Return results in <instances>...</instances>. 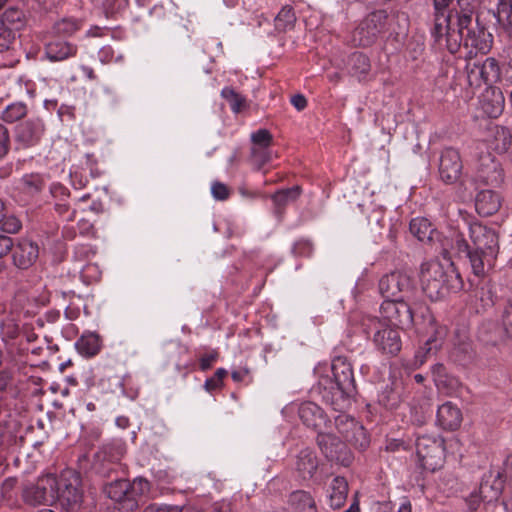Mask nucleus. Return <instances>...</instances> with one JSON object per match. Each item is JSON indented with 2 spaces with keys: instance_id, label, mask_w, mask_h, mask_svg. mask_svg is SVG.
Masks as SVG:
<instances>
[{
  "instance_id": "nucleus-1",
  "label": "nucleus",
  "mask_w": 512,
  "mask_h": 512,
  "mask_svg": "<svg viewBox=\"0 0 512 512\" xmlns=\"http://www.w3.org/2000/svg\"><path fill=\"white\" fill-rule=\"evenodd\" d=\"M451 0H433L435 40L445 37L447 50L455 54L465 48L466 58L472 59L478 53L486 54L492 47L493 37L484 26L473 20L471 9L448 11Z\"/></svg>"
},
{
  "instance_id": "nucleus-2",
  "label": "nucleus",
  "mask_w": 512,
  "mask_h": 512,
  "mask_svg": "<svg viewBox=\"0 0 512 512\" xmlns=\"http://www.w3.org/2000/svg\"><path fill=\"white\" fill-rule=\"evenodd\" d=\"M469 241L458 235L456 246L459 252L469 259L472 272L477 277H485L493 269L499 253V241L496 232L478 222L469 224Z\"/></svg>"
},
{
  "instance_id": "nucleus-3",
  "label": "nucleus",
  "mask_w": 512,
  "mask_h": 512,
  "mask_svg": "<svg viewBox=\"0 0 512 512\" xmlns=\"http://www.w3.org/2000/svg\"><path fill=\"white\" fill-rule=\"evenodd\" d=\"M333 379L323 377L318 388L323 400L335 411H341L350 404L355 392V380L351 364L344 357H336L331 365Z\"/></svg>"
},
{
  "instance_id": "nucleus-4",
  "label": "nucleus",
  "mask_w": 512,
  "mask_h": 512,
  "mask_svg": "<svg viewBox=\"0 0 512 512\" xmlns=\"http://www.w3.org/2000/svg\"><path fill=\"white\" fill-rule=\"evenodd\" d=\"M420 281L424 293L431 300L445 297L449 292H458L464 286L460 274L455 269L445 271L438 261L421 265Z\"/></svg>"
},
{
  "instance_id": "nucleus-5",
  "label": "nucleus",
  "mask_w": 512,
  "mask_h": 512,
  "mask_svg": "<svg viewBox=\"0 0 512 512\" xmlns=\"http://www.w3.org/2000/svg\"><path fill=\"white\" fill-rule=\"evenodd\" d=\"M149 490L150 484L144 478H135L133 481L117 478L103 486V492L114 502L119 512L135 511Z\"/></svg>"
},
{
  "instance_id": "nucleus-6",
  "label": "nucleus",
  "mask_w": 512,
  "mask_h": 512,
  "mask_svg": "<svg viewBox=\"0 0 512 512\" xmlns=\"http://www.w3.org/2000/svg\"><path fill=\"white\" fill-rule=\"evenodd\" d=\"M415 445L418 464L422 470L435 472L444 465L445 447L442 438L422 435L417 437Z\"/></svg>"
},
{
  "instance_id": "nucleus-7",
  "label": "nucleus",
  "mask_w": 512,
  "mask_h": 512,
  "mask_svg": "<svg viewBox=\"0 0 512 512\" xmlns=\"http://www.w3.org/2000/svg\"><path fill=\"white\" fill-rule=\"evenodd\" d=\"M387 20L388 15L384 10H377L370 13L353 31V44L362 47H369L374 44L379 35L386 31Z\"/></svg>"
},
{
  "instance_id": "nucleus-8",
  "label": "nucleus",
  "mask_w": 512,
  "mask_h": 512,
  "mask_svg": "<svg viewBox=\"0 0 512 512\" xmlns=\"http://www.w3.org/2000/svg\"><path fill=\"white\" fill-rule=\"evenodd\" d=\"M58 490L56 477L44 475L35 483L26 485L22 490L23 501L30 506L47 505L56 500Z\"/></svg>"
},
{
  "instance_id": "nucleus-9",
  "label": "nucleus",
  "mask_w": 512,
  "mask_h": 512,
  "mask_svg": "<svg viewBox=\"0 0 512 512\" xmlns=\"http://www.w3.org/2000/svg\"><path fill=\"white\" fill-rule=\"evenodd\" d=\"M414 285L411 277L402 271H393L379 281V291L385 300L412 299Z\"/></svg>"
},
{
  "instance_id": "nucleus-10",
  "label": "nucleus",
  "mask_w": 512,
  "mask_h": 512,
  "mask_svg": "<svg viewBox=\"0 0 512 512\" xmlns=\"http://www.w3.org/2000/svg\"><path fill=\"white\" fill-rule=\"evenodd\" d=\"M44 133L45 125L39 118L17 124L13 131L15 150H27L38 145Z\"/></svg>"
},
{
  "instance_id": "nucleus-11",
  "label": "nucleus",
  "mask_w": 512,
  "mask_h": 512,
  "mask_svg": "<svg viewBox=\"0 0 512 512\" xmlns=\"http://www.w3.org/2000/svg\"><path fill=\"white\" fill-rule=\"evenodd\" d=\"M317 444L322 454L328 461L349 466L352 463L353 456L346 443L331 433L319 432L317 435Z\"/></svg>"
},
{
  "instance_id": "nucleus-12",
  "label": "nucleus",
  "mask_w": 512,
  "mask_h": 512,
  "mask_svg": "<svg viewBox=\"0 0 512 512\" xmlns=\"http://www.w3.org/2000/svg\"><path fill=\"white\" fill-rule=\"evenodd\" d=\"M122 456L123 451L120 447L105 445L94 454L92 469L104 478H110L113 474L117 475L121 469Z\"/></svg>"
},
{
  "instance_id": "nucleus-13",
  "label": "nucleus",
  "mask_w": 512,
  "mask_h": 512,
  "mask_svg": "<svg viewBox=\"0 0 512 512\" xmlns=\"http://www.w3.org/2000/svg\"><path fill=\"white\" fill-rule=\"evenodd\" d=\"M411 299L384 300L380 312L384 319L397 328L410 327L413 323V310L409 304Z\"/></svg>"
},
{
  "instance_id": "nucleus-14",
  "label": "nucleus",
  "mask_w": 512,
  "mask_h": 512,
  "mask_svg": "<svg viewBox=\"0 0 512 512\" xmlns=\"http://www.w3.org/2000/svg\"><path fill=\"white\" fill-rule=\"evenodd\" d=\"M474 180L478 184L498 188L504 183L505 173L502 165L491 154H486L479 159Z\"/></svg>"
},
{
  "instance_id": "nucleus-15",
  "label": "nucleus",
  "mask_w": 512,
  "mask_h": 512,
  "mask_svg": "<svg viewBox=\"0 0 512 512\" xmlns=\"http://www.w3.org/2000/svg\"><path fill=\"white\" fill-rule=\"evenodd\" d=\"M463 163L460 153L453 147L444 148L439 156V178L445 184L456 183L462 174Z\"/></svg>"
},
{
  "instance_id": "nucleus-16",
  "label": "nucleus",
  "mask_w": 512,
  "mask_h": 512,
  "mask_svg": "<svg viewBox=\"0 0 512 512\" xmlns=\"http://www.w3.org/2000/svg\"><path fill=\"white\" fill-rule=\"evenodd\" d=\"M467 78L470 86H480L482 83H495L500 78L498 61L493 57H489L482 63L468 64Z\"/></svg>"
},
{
  "instance_id": "nucleus-17",
  "label": "nucleus",
  "mask_w": 512,
  "mask_h": 512,
  "mask_svg": "<svg viewBox=\"0 0 512 512\" xmlns=\"http://www.w3.org/2000/svg\"><path fill=\"white\" fill-rule=\"evenodd\" d=\"M12 252V263L15 267L21 270L30 268L38 259L39 247L37 243L28 238H19Z\"/></svg>"
},
{
  "instance_id": "nucleus-18",
  "label": "nucleus",
  "mask_w": 512,
  "mask_h": 512,
  "mask_svg": "<svg viewBox=\"0 0 512 512\" xmlns=\"http://www.w3.org/2000/svg\"><path fill=\"white\" fill-rule=\"evenodd\" d=\"M373 342L382 354L395 356L402 348V340L400 332L397 328L391 326H383L376 330L373 336Z\"/></svg>"
},
{
  "instance_id": "nucleus-19",
  "label": "nucleus",
  "mask_w": 512,
  "mask_h": 512,
  "mask_svg": "<svg viewBox=\"0 0 512 512\" xmlns=\"http://www.w3.org/2000/svg\"><path fill=\"white\" fill-rule=\"evenodd\" d=\"M480 105L488 117H499L505 106V98L500 88L488 86L481 94Z\"/></svg>"
},
{
  "instance_id": "nucleus-20",
  "label": "nucleus",
  "mask_w": 512,
  "mask_h": 512,
  "mask_svg": "<svg viewBox=\"0 0 512 512\" xmlns=\"http://www.w3.org/2000/svg\"><path fill=\"white\" fill-rule=\"evenodd\" d=\"M319 466L315 452L309 448L302 449L296 456L295 472L302 480H310Z\"/></svg>"
},
{
  "instance_id": "nucleus-21",
  "label": "nucleus",
  "mask_w": 512,
  "mask_h": 512,
  "mask_svg": "<svg viewBox=\"0 0 512 512\" xmlns=\"http://www.w3.org/2000/svg\"><path fill=\"white\" fill-rule=\"evenodd\" d=\"M462 412L452 402H445L437 410V424L444 430L454 431L462 423Z\"/></svg>"
},
{
  "instance_id": "nucleus-22",
  "label": "nucleus",
  "mask_w": 512,
  "mask_h": 512,
  "mask_svg": "<svg viewBox=\"0 0 512 512\" xmlns=\"http://www.w3.org/2000/svg\"><path fill=\"white\" fill-rule=\"evenodd\" d=\"M501 207L500 195L490 189L481 190L475 199V208L479 215L488 217L495 214Z\"/></svg>"
},
{
  "instance_id": "nucleus-23",
  "label": "nucleus",
  "mask_w": 512,
  "mask_h": 512,
  "mask_svg": "<svg viewBox=\"0 0 512 512\" xmlns=\"http://www.w3.org/2000/svg\"><path fill=\"white\" fill-rule=\"evenodd\" d=\"M347 71L359 82L368 81L371 72V62L367 55L361 52L352 53L347 61Z\"/></svg>"
},
{
  "instance_id": "nucleus-24",
  "label": "nucleus",
  "mask_w": 512,
  "mask_h": 512,
  "mask_svg": "<svg viewBox=\"0 0 512 512\" xmlns=\"http://www.w3.org/2000/svg\"><path fill=\"white\" fill-rule=\"evenodd\" d=\"M287 509L289 512H319L314 497L305 490H296L290 493Z\"/></svg>"
},
{
  "instance_id": "nucleus-25",
  "label": "nucleus",
  "mask_w": 512,
  "mask_h": 512,
  "mask_svg": "<svg viewBox=\"0 0 512 512\" xmlns=\"http://www.w3.org/2000/svg\"><path fill=\"white\" fill-rule=\"evenodd\" d=\"M299 417L303 424L315 430H320L326 423L323 410L313 402H304L300 405Z\"/></svg>"
},
{
  "instance_id": "nucleus-26",
  "label": "nucleus",
  "mask_w": 512,
  "mask_h": 512,
  "mask_svg": "<svg viewBox=\"0 0 512 512\" xmlns=\"http://www.w3.org/2000/svg\"><path fill=\"white\" fill-rule=\"evenodd\" d=\"M77 52L76 46L62 39L49 41L45 46V54L51 61H63Z\"/></svg>"
},
{
  "instance_id": "nucleus-27",
  "label": "nucleus",
  "mask_w": 512,
  "mask_h": 512,
  "mask_svg": "<svg viewBox=\"0 0 512 512\" xmlns=\"http://www.w3.org/2000/svg\"><path fill=\"white\" fill-rule=\"evenodd\" d=\"M348 495V482L344 477L336 476L328 488L330 507L340 509L346 502Z\"/></svg>"
},
{
  "instance_id": "nucleus-28",
  "label": "nucleus",
  "mask_w": 512,
  "mask_h": 512,
  "mask_svg": "<svg viewBox=\"0 0 512 512\" xmlns=\"http://www.w3.org/2000/svg\"><path fill=\"white\" fill-rule=\"evenodd\" d=\"M301 192L302 189L298 185L275 192L271 197L274 203L275 212L278 215H282L285 207L288 204L295 202L301 195Z\"/></svg>"
},
{
  "instance_id": "nucleus-29",
  "label": "nucleus",
  "mask_w": 512,
  "mask_h": 512,
  "mask_svg": "<svg viewBox=\"0 0 512 512\" xmlns=\"http://www.w3.org/2000/svg\"><path fill=\"white\" fill-rule=\"evenodd\" d=\"M56 499H58L61 505L67 510H76L80 507L82 502V493L77 487L69 484L65 485L63 489L58 487Z\"/></svg>"
},
{
  "instance_id": "nucleus-30",
  "label": "nucleus",
  "mask_w": 512,
  "mask_h": 512,
  "mask_svg": "<svg viewBox=\"0 0 512 512\" xmlns=\"http://www.w3.org/2000/svg\"><path fill=\"white\" fill-rule=\"evenodd\" d=\"M25 24V15L16 2L11 4L4 10L1 16V26L11 28L12 31L21 29Z\"/></svg>"
},
{
  "instance_id": "nucleus-31",
  "label": "nucleus",
  "mask_w": 512,
  "mask_h": 512,
  "mask_svg": "<svg viewBox=\"0 0 512 512\" xmlns=\"http://www.w3.org/2000/svg\"><path fill=\"white\" fill-rule=\"evenodd\" d=\"M76 348L81 355L94 356L101 348L100 337L95 333L84 334L77 340Z\"/></svg>"
},
{
  "instance_id": "nucleus-32",
  "label": "nucleus",
  "mask_w": 512,
  "mask_h": 512,
  "mask_svg": "<svg viewBox=\"0 0 512 512\" xmlns=\"http://www.w3.org/2000/svg\"><path fill=\"white\" fill-rule=\"evenodd\" d=\"M476 492L482 499L483 506L486 508L498 501L501 495V487L499 483L494 485L488 481H483Z\"/></svg>"
},
{
  "instance_id": "nucleus-33",
  "label": "nucleus",
  "mask_w": 512,
  "mask_h": 512,
  "mask_svg": "<svg viewBox=\"0 0 512 512\" xmlns=\"http://www.w3.org/2000/svg\"><path fill=\"white\" fill-rule=\"evenodd\" d=\"M274 22L275 29L279 32L291 30L296 22V16L293 8L289 5L284 6L276 15Z\"/></svg>"
},
{
  "instance_id": "nucleus-34",
  "label": "nucleus",
  "mask_w": 512,
  "mask_h": 512,
  "mask_svg": "<svg viewBox=\"0 0 512 512\" xmlns=\"http://www.w3.org/2000/svg\"><path fill=\"white\" fill-rule=\"evenodd\" d=\"M410 232L419 241L431 240L432 227L426 218H414L409 225Z\"/></svg>"
},
{
  "instance_id": "nucleus-35",
  "label": "nucleus",
  "mask_w": 512,
  "mask_h": 512,
  "mask_svg": "<svg viewBox=\"0 0 512 512\" xmlns=\"http://www.w3.org/2000/svg\"><path fill=\"white\" fill-rule=\"evenodd\" d=\"M27 106L23 102L8 105L2 112L1 119L6 123H14L26 116Z\"/></svg>"
},
{
  "instance_id": "nucleus-36",
  "label": "nucleus",
  "mask_w": 512,
  "mask_h": 512,
  "mask_svg": "<svg viewBox=\"0 0 512 512\" xmlns=\"http://www.w3.org/2000/svg\"><path fill=\"white\" fill-rule=\"evenodd\" d=\"M345 440L358 449H365L369 445V438L366 430L360 423L351 430Z\"/></svg>"
},
{
  "instance_id": "nucleus-37",
  "label": "nucleus",
  "mask_w": 512,
  "mask_h": 512,
  "mask_svg": "<svg viewBox=\"0 0 512 512\" xmlns=\"http://www.w3.org/2000/svg\"><path fill=\"white\" fill-rule=\"evenodd\" d=\"M80 28V23L74 19L64 18L53 25V33L59 37H69Z\"/></svg>"
},
{
  "instance_id": "nucleus-38",
  "label": "nucleus",
  "mask_w": 512,
  "mask_h": 512,
  "mask_svg": "<svg viewBox=\"0 0 512 512\" xmlns=\"http://www.w3.org/2000/svg\"><path fill=\"white\" fill-rule=\"evenodd\" d=\"M221 95L229 102L232 111L235 113H239L245 106V98L239 95L233 88H223Z\"/></svg>"
},
{
  "instance_id": "nucleus-39",
  "label": "nucleus",
  "mask_w": 512,
  "mask_h": 512,
  "mask_svg": "<svg viewBox=\"0 0 512 512\" xmlns=\"http://www.w3.org/2000/svg\"><path fill=\"white\" fill-rule=\"evenodd\" d=\"M359 422L356 421L352 416L347 414H339L335 417V426L338 432L345 439L347 435L353 430Z\"/></svg>"
},
{
  "instance_id": "nucleus-40",
  "label": "nucleus",
  "mask_w": 512,
  "mask_h": 512,
  "mask_svg": "<svg viewBox=\"0 0 512 512\" xmlns=\"http://www.w3.org/2000/svg\"><path fill=\"white\" fill-rule=\"evenodd\" d=\"M353 319L355 321H359L363 332L366 334H370L372 331L375 333L376 330L381 329L384 326L377 317L371 315L355 314Z\"/></svg>"
},
{
  "instance_id": "nucleus-41",
  "label": "nucleus",
  "mask_w": 512,
  "mask_h": 512,
  "mask_svg": "<svg viewBox=\"0 0 512 512\" xmlns=\"http://www.w3.org/2000/svg\"><path fill=\"white\" fill-rule=\"evenodd\" d=\"M272 158V152L269 147H253L251 148V161L259 170L267 164Z\"/></svg>"
},
{
  "instance_id": "nucleus-42",
  "label": "nucleus",
  "mask_w": 512,
  "mask_h": 512,
  "mask_svg": "<svg viewBox=\"0 0 512 512\" xmlns=\"http://www.w3.org/2000/svg\"><path fill=\"white\" fill-rule=\"evenodd\" d=\"M129 6V0H105L103 3L104 11L107 17H113L122 13Z\"/></svg>"
},
{
  "instance_id": "nucleus-43",
  "label": "nucleus",
  "mask_w": 512,
  "mask_h": 512,
  "mask_svg": "<svg viewBox=\"0 0 512 512\" xmlns=\"http://www.w3.org/2000/svg\"><path fill=\"white\" fill-rule=\"evenodd\" d=\"M253 147H269L273 143V136L267 129H259L251 134Z\"/></svg>"
},
{
  "instance_id": "nucleus-44",
  "label": "nucleus",
  "mask_w": 512,
  "mask_h": 512,
  "mask_svg": "<svg viewBox=\"0 0 512 512\" xmlns=\"http://www.w3.org/2000/svg\"><path fill=\"white\" fill-rule=\"evenodd\" d=\"M1 230L7 234H16L22 228L21 221L15 215H5L0 223Z\"/></svg>"
},
{
  "instance_id": "nucleus-45",
  "label": "nucleus",
  "mask_w": 512,
  "mask_h": 512,
  "mask_svg": "<svg viewBox=\"0 0 512 512\" xmlns=\"http://www.w3.org/2000/svg\"><path fill=\"white\" fill-rule=\"evenodd\" d=\"M384 218V211L382 209H374L368 216V224L371 231L379 232L384 226Z\"/></svg>"
},
{
  "instance_id": "nucleus-46",
  "label": "nucleus",
  "mask_w": 512,
  "mask_h": 512,
  "mask_svg": "<svg viewBox=\"0 0 512 512\" xmlns=\"http://www.w3.org/2000/svg\"><path fill=\"white\" fill-rule=\"evenodd\" d=\"M15 40V32L11 28L0 27V52L10 49Z\"/></svg>"
},
{
  "instance_id": "nucleus-47",
  "label": "nucleus",
  "mask_w": 512,
  "mask_h": 512,
  "mask_svg": "<svg viewBox=\"0 0 512 512\" xmlns=\"http://www.w3.org/2000/svg\"><path fill=\"white\" fill-rule=\"evenodd\" d=\"M212 196L218 201L227 200L230 196L228 186L220 181H214L211 185Z\"/></svg>"
},
{
  "instance_id": "nucleus-48",
  "label": "nucleus",
  "mask_w": 512,
  "mask_h": 512,
  "mask_svg": "<svg viewBox=\"0 0 512 512\" xmlns=\"http://www.w3.org/2000/svg\"><path fill=\"white\" fill-rule=\"evenodd\" d=\"M9 130L0 123V159L4 158L10 150Z\"/></svg>"
},
{
  "instance_id": "nucleus-49",
  "label": "nucleus",
  "mask_w": 512,
  "mask_h": 512,
  "mask_svg": "<svg viewBox=\"0 0 512 512\" xmlns=\"http://www.w3.org/2000/svg\"><path fill=\"white\" fill-rule=\"evenodd\" d=\"M380 404H382L384 407L388 409H393L398 405L399 402V396L397 393L393 391H385L381 394L379 398Z\"/></svg>"
},
{
  "instance_id": "nucleus-50",
  "label": "nucleus",
  "mask_w": 512,
  "mask_h": 512,
  "mask_svg": "<svg viewBox=\"0 0 512 512\" xmlns=\"http://www.w3.org/2000/svg\"><path fill=\"white\" fill-rule=\"evenodd\" d=\"M313 251L312 244L307 240H300L293 246V253L296 256L308 257Z\"/></svg>"
},
{
  "instance_id": "nucleus-51",
  "label": "nucleus",
  "mask_w": 512,
  "mask_h": 512,
  "mask_svg": "<svg viewBox=\"0 0 512 512\" xmlns=\"http://www.w3.org/2000/svg\"><path fill=\"white\" fill-rule=\"evenodd\" d=\"M503 328L506 336L512 340V303H509L504 311Z\"/></svg>"
},
{
  "instance_id": "nucleus-52",
  "label": "nucleus",
  "mask_w": 512,
  "mask_h": 512,
  "mask_svg": "<svg viewBox=\"0 0 512 512\" xmlns=\"http://www.w3.org/2000/svg\"><path fill=\"white\" fill-rule=\"evenodd\" d=\"M468 512H475L479 509L481 504H483L482 499L479 497L476 491H473L469 497L465 499Z\"/></svg>"
},
{
  "instance_id": "nucleus-53",
  "label": "nucleus",
  "mask_w": 512,
  "mask_h": 512,
  "mask_svg": "<svg viewBox=\"0 0 512 512\" xmlns=\"http://www.w3.org/2000/svg\"><path fill=\"white\" fill-rule=\"evenodd\" d=\"M14 247L11 237L0 234V259L7 255Z\"/></svg>"
},
{
  "instance_id": "nucleus-54",
  "label": "nucleus",
  "mask_w": 512,
  "mask_h": 512,
  "mask_svg": "<svg viewBox=\"0 0 512 512\" xmlns=\"http://www.w3.org/2000/svg\"><path fill=\"white\" fill-rule=\"evenodd\" d=\"M218 352L216 350L211 351L209 354H205L200 358V368L206 371L211 368L212 364L217 360Z\"/></svg>"
},
{
  "instance_id": "nucleus-55",
  "label": "nucleus",
  "mask_w": 512,
  "mask_h": 512,
  "mask_svg": "<svg viewBox=\"0 0 512 512\" xmlns=\"http://www.w3.org/2000/svg\"><path fill=\"white\" fill-rule=\"evenodd\" d=\"M58 115L62 121H70L75 119V107L61 105L58 109Z\"/></svg>"
},
{
  "instance_id": "nucleus-56",
  "label": "nucleus",
  "mask_w": 512,
  "mask_h": 512,
  "mask_svg": "<svg viewBox=\"0 0 512 512\" xmlns=\"http://www.w3.org/2000/svg\"><path fill=\"white\" fill-rule=\"evenodd\" d=\"M172 33L176 38L189 39V28L185 23H178L172 28Z\"/></svg>"
},
{
  "instance_id": "nucleus-57",
  "label": "nucleus",
  "mask_w": 512,
  "mask_h": 512,
  "mask_svg": "<svg viewBox=\"0 0 512 512\" xmlns=\"http://www.w3.org/2000/svg\"><path fill=\"white\" fill-rule=\"evenodd\" d=\"M432 375L434 377V381L438 383H443V378L446 376V368L443 364L437 363L432 366Z\"/></svg>"
},
{
  "instance_id": "nucleus-58",
  "label": "nucleus",
  "mask_w": 512,
  "mask_h": 512,
  "mask_svg": "<svg viewBox=\"0 0 512 512\" xmlns=\"http://www.w3.org/2000/svg\"><path fill=\"white\" fill-rule=\"evenodd\" d=\"M143 512H180V510L178 507L158 506L156 504H151L147 506Z\"/></svg>"
},
{
  "instance_id": "nucleus-59",
  "label": "nucleus",
  "mask_w": 512,
  "mask_h": 512,
  "mask_svg": "<svg viewBox=\"0 0 512 512\" xmlns=\"http://www.w3.org/2000/svg\"><path fill=\"white\" fill-rule=\"evenodd\" d=\"M16 482L15 478H8L3 482L1 487L3 497L11 498L9 493L15 488Z\"/></svg>"
},
{
  "instance_id": "nucleus-60",
  "label": "nucleus",
  "mask_w": 512,
  "mask_h": 512,
  "mask_svg": "<svg viewBox=\"0 0 512 512\" xmlns=\"http://www.w3.org/2000/svg\"><path fill=\"white\" fill-rule=\"evenodd\" d=\"M291 103L298 111H302L307 106V100L302 94L292 96Z\"/></svg>"
},
{
  "instance_id": "nucleus-61",
  "label": "nucleus",
  "mask_w": 512,
  "mask_h": 512,
  "mask_svg": "<svg viewBox=\"0 0 512 512\" xmlns=\"http://www.w3.org/2000/svg\"><path fill=\"white\" fill-rule=\"evenodd\" d=\"M222 383L217 381L214 377L208 378L204 383V388L208 392H212L218 388H220Z\"/></svg>"
},
{
  "instance_id": "nucleus-62",
  "label": "nucleus",
  "mask_w": 512,
  "mask_h": 512,
  "mask_svg": "<svg viewBox=\"0 0 512 512\" xmlns=\"http://www.w3.org/2000/svg\"><path fill=\"white\" fill-rule=\"evenodd\" d=\"M11 381V375L8 371L2 370L0 371V391H3L7 388Z\"/></svg>"
},
{
  "instance_id": "nucleus-63",
  "label": "nucleus",
  "mask_w": 512,
  "mask_h": 512,
  "mask_svg": "<svg viewBox=\"0 0 512 512\" xmlns=\"http://www.w3.org/2000/svg\"><path fill=\"white\" fill-rule=\"evenodd\" d=\"M213 512H232L231 504L226 501L218 502L213 505Z\"/></svg>"
},
{
  "instance_id": "nucleus-64",
  "label": "nucleus",
  "mask_w": 512,
  "mask_h": 512,
  "mask_svg": "<svg viewBox=\"0 0 512 512\" xmlns=\"http://www.w3.org/2000/svg\"><path fill=\"white\" fill-rule=\"evenodd\" d=\"M248 375V370L233 371L231 377L234 381L240 382Z\"/></svg>"
}]
</instances>
